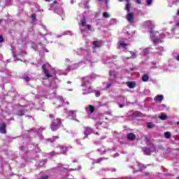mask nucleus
I'll return each mask as SVG.
<instances>
[{
  "mask_svg": "<svg viewBox=\"0 0 179 179\" xmlns=\"http://www.w3.org/2000/svg\"><path fill=\"white\" fill-rule=\"evenodd\" d=\"M62 125V121L59 118H56L52 120V122L50 124V129L52 132H55V131H58L59 127Z\"/></svg>",
  "mask_w": 179,
  "mask_h": 179,
  "instance_id": "nucleus-1",
  "label": "nucleus"
},
{
  "mask_svg": "<svg viewBox=\"0 0 179 179\" xmlns=\"http://www.w3.org/2000/svg\"><path fill=\"white\" fill-rule=\"evenodd\" d=\"M94 131L93 130V129L89 127H84L83 134L85 136L83 137V139H85V138H87L89 135H92V134H94Z\"/></svg>",
  "mask_w": 179,
  "mask_h": 179,
  "instance_id": "nucleus-2",
  "label": "nucleus"
},
{
  "mask_svg": "<svg viewBox=\"0 0 179 179\" xmlns=\"http://www.w3.org/2000/svg\"><path fill=\"white\" fill-rule=\"evenodd\" d=\"M126 19L127 20V22H129V23H130L131 24H132V23L135 22V17L134 15V13H127Z\"/></svg>",
  "mask_w": 179,
  "mask_h": 179,
  "instance_id": "nucleus-3",
  "label": "nucleus"
},
{
  "mask_svg": "<svg viewBox=\"0 0 179 179\" xmlns=\"http://www.w3.org/2000/svg\"><path fill=\"white\" fill-rule=\"evenodd\" d=\"M42 71H43L45 76H46V78H48V79L50 78H52V76L50 73V71H48V69H47V65H45V64L42 65Z\"/></svg>",
  "mask_w": 179,
  "mask_h": 179,
  "instance_id": "nucleus-4",
  "label": "nucleus"
},
{
  "mask_svg": "<svg viewBox=\"0 0 179 179\" xmlns=\"http://www.w3.org/2000/svg\"><path fill=\"white\" fill-rule=\"evenodd\" d=\"M81 22V26L83 27H85L86 26L87 27V29L88 30H90V31H94V29L92 28V25L90 24H87L86 25V18H83L80 20Z\"/></svg>",
  "mask_w": 179,
  "mask_h": 179,
  "instance_id": "nucleus-5",
  "label": "nucleus"
},
{
  "mask_svg": "<svg viewBox=\"0 0 179 179\" xmlns=\"http://www.w3.org/2000/svg\"><path fill=\"white\" fill-rule=\"evenodd\" d=\"M27 109H20L17 112V115L19 117H23V115H26V113H27Z\"/></svg>",
  "mask_w": 179,
  "mask_h": 179,
  "instance_id": "nucleus-6",
  "label": "nucleus"
},
{
  "mask_svg": "<svg viewBox=\"0 0 179 179\" xmlns=\"http://www.w3.org/2000/svg\"><path fill=\"white\" fill-rule=\"evenodd\" d=\"M92 44L94 45L93 49L95 50V48H99L101 47V41H94L92 42Z\"/></svg>",
  "mask_w": 179,
  "mask_h": 179,
  "instance_id": "nucleus-7",
  "label": "nucleus"
},
{
  "mask_svg": "<svg viewBox=\"0 0 179 179\" xmlns=\"http://www.w3.org/2000/svg\"><path fill=\"white\" fill-rule=\"evenodd\" d=\"M142 150L144 154H145L147 156H150L152 151L150 150V148L148 147H144L142 148Z\"/></svg>",
  "mask_w": 179,
  "mask_h": 179,
  "instance_id": "nucleus-8",
  "label": "nucleus"
},
{
  "mask_svg": "<svg viewBox=\"0 0 179 179\" xmlns=\"http://www.w3.org/2000/svg\"><path fill=\"white\" fill-rule=\"evenodd\" d=\"M0 134H6V124L2 123L0 126Z\"/></svg>",
  "mask_w": 179,
  "mask_h": 179,
  "instance_id": "nucleus-9",
  "label": "nucleus"
},
{
  "mask_svg": "<svg viewBox=\"0 0 179 179\" xmlns=\"http://www.w3.org/2000/svg\"><path fill=\"white\" fill-rule=\"evenodd\" d=\"M164 99V96L163 95H157L154 98V100H155V101H157L159 103H162V101H163Z\"/></svg>",
  "mask_w": 179,
  "mask_h": 179,
  "instance_id": "nucleus-10",
  "label": "nucleus"
},
{
  "mask_svg": "<svg viewBox=\"0 0 179 179\" xmlns=\"http://www.w3.org/2000/svg\"><path fill=\"white\" fill-rule=\"evenodd\" d=\"M136 136L134 133H129L127 134V139L130 141H135Z\"/></svg>",
  "mask_w": 179,
  "mask_h": 179,
  "instance_id": "nucleus-11",
  "label": "nucleus"
},
{
  "mask_svg": "<svg viewBox=\"0 0 179 179\" xmlns=\"http://www.w3.org/2000/svg\"><path fill=\"white\" fill-rule=\"evenodd\" d=\"M67 114H68L69 117H72L73 118L76 117V112L75 110H69L67 112Z\"/></svg>",
  "mask_w": 179,
  "mask_h": 179,
  "instance_id": "nucleus-12",
  "label": "nucleus"
},
{
  "mask_svg": "<svg viewBox=\"0 0 179 179\" xmlns=\"http://www.w3.org/2000/svg\"><path fill=\"white\" fill-rule=\"evenodd\" d=\"M127 85L128 86V87H129V89H134V87H135V83L131 82V81H129L127 83Z\"/></svg>",
  "mask_w": 179,
  "mask_h": 179,
  "instance_id": "nucleus-13",
  "label": "nucleus"
},
{
  "mask_svg": "<svg viewBox=\"0 0 179 179\" xmlns=\"http://www.w3.org/2000/svg\"><path fill=\"white\" fill-rule=\"evenodd\" d=\"M124 9L127 10V13H129V12H131V3H127Z\"/></svg>",
  "mask_w": 179,
  "mask_h": 179,
  "instance_id": "nucleus-14",
  "label": "nucleus"
},
{
  "mask_svg": "<svg viewBox=\"0 0 179 179\" xmlns=\"http://www.w3.org/2000/svg\"><path fill=\"white\" fill-rule=\"evenodd\" d=\"M143 82H148L149 80V76L148 74H144L142 77Z\"/></svg>",
  "mask_w": 179,
  "mask_h": 179,
  "instance_id": "nucleus-15",
  "label": "nucleus"
},
{
  "mask_svg": "<svg viewBox=\"0 0 179 179\" xmlns=\"http://www.w3.org/2000/svg\"><path fill=\"white\" fill-rule=\"evenodd\" d=\"M164 138H166V139H170V138H171V133H170V131H166L164 133Z\"/></svg>",
  "mask_w": 179,
  "mask_h": 179,
  "instance_id": "nucleus-16",
  "label": "nucleus"
},
{
  "mask_svg": "<svg viewBox=\"0 0 179 179\" xmlns=\"http://www.w3.org/2000/svg\"><path fill=\"white\" fill-rule=\"evenodd\" d=\"M88 108H89L88 109L89 111L91 113V114H93V113H94V110H95L94 106H93L92 105H89Z\"/></svg>",
  "mask_w": 179,
  "mask_h": 179,
  "instance_id": "nucleus-17",
  "label": "nucleus"
},
{
  "mask_svg": "<svg viewBox=\"0 0 179 179\" xmlns=\"http://www.w3.org/2000/svg\"><path fill=\"white\" fill-rule=\"evenodd\" d=\"M159 41H160L159 38L155 37V38H154L152 43H153L154 45H156L159 43Z\"/></svg>",
  "mask_w": 179,
  "mask_h": 179,
  "instance_id": "nucleus-18",
  "label": "nucleus"
},
{
  "mask_svg": "<svg viewBox=\"0 0 179 179\" xmlns=\"http://www.w3.org/2000/svg\"><path fill=\"white\" fill-rule=\"evenodd\" d=\"M159 119L162 120V121H164V120H167V116H166V115L162 114L159 116Z\"/></svg>",
  "mask_w": 179,
  "mask_h": 179,
  "instance_id": "nucleus-19",
  "label": "nucleus"
},
{
  "mask_svg": "<svg viewBox=\"0 0 179 179\" xmlns=\"http://www.w3.org/2000/svg\"><path fill=\"white\" fill-rule=\"evenodd\" d=\"M149 52H150L149 48H145L143 50V54L144 55H149Z\"/></svg>",
  "mask_w": 179,
  "mask_h": 179,
  "instance_id": "nucleus-20",
  "label": "nucleus"
},
{
  "mask_svg": "<svg viewBox=\"0 0 179 179\" xmlns=\"http://www.w3.org/2000/svg\"><path fill=\"white\" fill-rule=\"evenodd\" d=\"M155 125L152 122H148V128L152 129L155 128Z\"/></svg>",
  "mask_w": 179,
  "mask_h": 179,
  "instance_id": "nucleus-21",
  "label": "nucleus"
},
{
  "mask_svg": "<svg viewBox=\"0 0 179 179\" xmlns=\"http://www.w3.org/2000/svg\"><path fill=\"white\" fill-rule=\"evenodd\" d=\"M103 17H105L106 19L110 18V15H109L108 13H107V12L103 13Z\"/></svg>",
  "mask_w": 179,
  "mask_h": 179,
  "instance_id": "nucleus-22",
  "label": "nucleus"
},
{
  "mask_svg": "<svg viewBox=\"0 0 179 179\" xmlns=\"http://www.w3.org/2000/svg\"><path fill=\"white\" fill-rule=\"evenodd\" d=\"M130 54L131 55V58H133V59L136 58L137 56H136V53H135V52L131 51Z\"/></svg>",
  "mask_w": 179,
  "mask_h": 179,
  "instance_id": "nucleus-23",
  "label": "nucleus"
},
{
  "mask_svg": "<svg viewBox=\"0 0 179 179\" xmlns=\"http://www.w3.org/2000/svg\"><path fill=\"white\" fill-rule=\"evenodd\" d=\"M109 76H113V78H115V74H114V71H109Z\"/></svg>",
  "mask_w": 179,
  "mask_h": 179,
  "instance_id": "nucleus-24",
  "label": "nucleus"
},
{
  "mask_svg": "<svg viewBox=\"0 0 179 179\" xmlns=\"http://www.w3.org/2000/svg\"><path fill=\"white\" fill-rule=\"evenodd\" d=\"M120 45H122L123 47H127V45H128V44L124 43V41L120 42Z\"/></svg>",
  "mask_w": 179,
  "mask_h": 179,
  "instance_id": "nucleus-25",
  "label": "nucleus"
},
{
  "mask_svg": "<svg viewBox=\"0 0 179 179\" xmlns=\"http://www.w3.org/2000/svg\"><path fill=\"white\" fill-rule=\"evenodd\" d=\"M31 19H32L33 22H35V20L36 19V14H32L31 15Z\"/></svg>",
  "mask_w": 179,
  "mask_h": 179,
  "instance_id": "nucleus-26",
  "label": "nucleus"
},
{
  "mask_svg": "<svg viewBox=\"0 0 179 179\" xmlns=\"http://www.w3.org/2000/svg\"><path fill=\"white\" fill-rule=\"evenodd\" d=\"M95 95H96V97H100V91H96Z\"/></svg>",
  "mask_w": 179,
  "mask_h": 179,
  "instance_id": "nucleus-27",
  "label": "nucleus"
},
{
  "mask_svg": "<svg viewBox=\"0 0 179 179\" xmlns=\"http://www.w3.org/2000/svg\"><path fill=\"white\" fill-rule=\"evenodd\" d=\"M99 2H105L106 5L108 3V0H98Z\"/></svg>",
  "mask_w": 179,
  "mask_h": 179,
  "instance_id": "nucleus-28",
  "label": "nucleus"
},
{
  "mask_svg": "<svg viewBox=\"0 0 179 179\" xmlns=\"http://www.w3.org/2000/svg\"><path fill=\"white\" fill-rule=\"evenodd\" d=\"M24 79L27 81V82H30V77L29 76H26L24 78Z\"/></svg>",
  "mask_w": 179,
  "mask_h": 179,
  "instance_id": "nucleus-29",
  "label": "nucleus"
},
{
  "mask_svg": "<svg viewBox=\"0 0 179 179\" xmlns=\"http://www.w3.org/2000/svg\"><path fill=\"white\" fill-rule=\"evenodd\" d=\"M147 1V4L149 5H152V2H153V0H146Z\"/></svg>",
  "mask_w": 179,
  "mask_h": 179,
  "instance_id": "nucleus-30",
  "label": "nucleus"
},
{
  "mask_svg": "<svg viewBox=\"0 0 179 179\" xmlns=\"http://www.w3.org/2000/svg\"><path fill=\"white\" fill-rule=\"evenodd\" d=\"M95 162H96V163H100L101 162H103V158H99V159H96Z\"/></svg>",
  "mask_w": 179,
  "mask_h": 179,
  "instance_id": "nucleus-31",
  "label": "nucleus"
},
{
  "mask_svg": "<svg viewBox=\"0 0 179 179\" xmlns=\"http://www.w3.org/2000/svg\"><path fill=\"white\" fill-rule=\"evenodd\" d=\"M134 114L135 115H138V116L139 117V116H141V114H142V113H141L138 112V111H136V112H135Z\"/></svg>",
  "mask_w": 179,
  "mask_h": 179,
  "instance_id": "nucleus-32",
  "label": "nucleus"
},
{
  "mask_svg": "<svg viewBox=\"0 0 179 179\" xmlns=\"http://www.w3.org/2000/svg\"><path fill=\"white\" fill-rule=\"evenodd\" d=\"M0 43H3V36H0Z\"/></svg>",
  "mask_w": 179,
  "mask_h": 179,
  "instance_id": "nucleus-33",
  "label": "nucleus"
},
{
  "mask_svg": "<svg viewBox=\"0 0 179 179\" xmlns=\"http://www.w3.org/2000/svg\"><path fill=\"white\" fill-rule=\"evenodd\" d=\"M49 117L51 118V120L54 119V115L52 114L49 115Z\"/></svg>",
  "mask_w": 179,
  "mask_h": 179,
  "instance_id": "nucleus-34",
  "label": "nucleus"
},
{
  "mask_svg": "<svg viewBox=\"0 0 179 179\" xmlns=\"http://www.w3.org/2000/svg\"><path fill=\"white\" fill-rule=\"evenodd\" d=\"M136 3L141 4V0H136Z\"/></svg>",
  "mask_w": 179,
  "mask_h": 179,
  "instance_id": "nucleus-35",
  "label": "nucleus"
},
{
  "mask_svg": "<svg viewBox=\"0 0 179 179\" xmlns=\"http://www.w3.org/2000/svg\"><path fill=\"white\" fill-rule=\"evenodd\" d=\"M150 33L152 34H153L154 33H155V31H153L152 29H151L150 31Z\"/></svg>",
  "mask_w": 179,
  "mask_h": 179,
  "instance_id": "nucleus-36",
  "label": "nucleus"
},
{
  "mask_svg": "<svg viewBox=\"0 0 179 179\" xmlns=\"http://www.w3.org/2000/svg\"><path fill=\"white\" fill-rule=\"evenodd\" d=\"M119 107H120V108H124V105L120 104V105L119 106Z\"/></svg>",
  "mask_w": 179,
  "mask_h": 179,
  "instance_id": "nucleus-37",
  "label": "nucleus"
},
{
  "mask_svg": "<svg viewBox=\"0 0 179 179\" xmlns=\"http://www.w3.org/2000/svg\"><path fill=\"white\" fill-rule=\"evenodd\" d=\"M55 3H58V2H57V1H53V3H52V5H55Z\"/></svg>",
  "mask_w": 179,
  "mask_h": 179,
  "instance_id": "nucleus-38",
  "label": "nucleus"
},
{
  "mask_svg": "<svg viewBox=\"0 0 179 179\" xmlns=\"http://www.w3.org/2000/svg\"><path fill=\"white\" fill-rule=\"evenodd\" d=\"M146 23H148V24H152V21H147Z\"/></svg>",
  "mask_w": 179,
  "mask_h": 179,
  "instance_id": "nucleus-39",
  "label": "nucleus"
},
{
  "mask_svg": "<svg viewBox=\"0 0 179 179\" xmlns=\"http://www.w3.org/2000/svg\"><path fill=\"white\" fill-rule=\"evenodd\" d=\"M176 26L177 27H179V22H176Z\"/></svg>",
  "mask_w": 179,
  "mask_h": 179,
  "instance_id": "nucleus-40",
  "label": "nucleus"
},
{
  "mask_svg": "<svg viewBox=\"0 0 179 179\" xmlns=\"http://www.w3.org/2000/svg\"><path fill=\"white\" fill-rule=\"evenodd\" d=\"M111 87V84H108L107 89Z\"/></svg>",
  "mask_w": 179,
  "mask_h": 179,
  "instance_id": "nucleus-41",
  "label": "nucleus"
},
{
  "mask_svg": "<svg viewBox=\"0 0 179 179\" xmlns=\"http://www.w3.org/2000/svg\"><path fill=\"white\" fill-rule=\"evenodd\" d=\"M101 124H103L101 122H98L97 123L98 125H101Z\"/></svg>",
  "mask_w": 179,
  "mask_h": 179,
  "instance_id": "nucleus-42",
  "label": "nucleus"
},
{
  "mask_svg": "<svg viewBox=\"0 0 179 179\" xmlns=\"http://www.w3.org/2000/svg\"><path fill=\"white\" fill-rule=\"evenodd\" d=\"M54 138H55V139H59V137L58 136H54Z\"/></svg>",
  "mask_w": 179,
  "mask_h": 179,
  "instance_id": "nucleus-43",
  "label": "nucleus"
},
{
  "mask_svg": "<svg viewBox=\"0 0 179 179\" xmlns=\"http://www.w3.org/2000/svg\"><path fill=\"white\" fill-rule=\"evenodd\" d=\"M177 61H179V55L176 57Z\"/></svg>",
  "mask_w": 179,
  "mask_h": 179,
  "instance_id": "nucleus-44",
  "label": "nucleus"
},
{
  "mask_svg": "<svg viewBox=\"0 0 179 179\" xmlns=\"http://www.w3.org/2000/svg\"><path fill=\"white\" fill-rule=\"evenodd\" d=\"M46 1V2H51V1H52V0H45Z\"/></svg>",
  "mask_w": 179,
  "mask_h": 179,
  "instance_id": "nucleus-45",
  "label": "nucleus"
},
{
  "mask_svg": "<svg viewBox=\"0 0 179 179\" xmlns=\"http://www.w3.org/2000/svg\"><path fill=\"white\" fill-rule=\"evenodd\" d=\"M131 58H132V57H127V59H131Z\"/></svg>",
  "mask_w": 179,
  "mask_h": 179,
  "instance_id": "nucleus-46",
  "label": "nucleus"
},
{
  "mask_svg": "<svg viewBox=\"0 0 179 179\" xmlns=\"http://www.w3.org/2000/svg\"><path fill=\"white\" fill-rule=\"evenodd\" d=\"M48 142H52V141L50 140V139H48Z\"/></svg>",
  "mask_w": 179,
  "mask_h": 179,
  "instance_id": "nucleus-47",
  "label": "nucleus"
},
{
  "mask_svg": "<svg viewBox=\"0 0 179 179\" xmlns=\"http://www.w3.org/2000/svg\"><path fill=\"white\" fill-rule=\"evenodd\" d=\"M64 150H65V151L68 150V148H64Z\"/></svg>",
  "mask_w": 179,
  "mask_h": 179,
  "instance_id": "nucleus-48",
  "label": "nucleus"
},
{
  "mask_svg": "<svg viewBox=\"0 0 179 179\" xmlns=\"http://www.w3.org/2000/svg\"><path fill=\"white\" fill-rule=\"evenodd\" d=\"M126 2H128V3H129V0H126Z\"/></svg>",
  "mask_w": 179,
  "mask_h": 179,
  "instance_id": "nucleus-49",
  "label": "nucleus"
},
{
  "mask_svg": "<svg viewBox=\"0 0 179 179\" xmlns=\"http://www.w3.org/2000/svg\"><path fill=\"white\" fill-rule=\"evenodd\" d=\"M119 1V2H122V1H124V0H118Z\"/></svg>",
  "mask_w": 179,
  "mask_h": 179,
  "instance_id": "nucleus-50",
  "label": "nucleus"
},
{
  "mask_svg": "<svg viewBox=\"0 0 179 179\" xmlns=\"http://www.w3.org/2000/svg\"><path fill=\"white\" fill-rule=\"evenodd\" d=\"M51 155H54V152H51Z\"/></svg>",
  "mask_w": 179,
  "mask_h": 179,
  "instance_id": "nucleus-51",
  "label": "nucleus"
},
{
  "mask_svg": "<svg viewBox=\"0 0 179 179\" xmlns=\"http://www.w3.org/2000/svg\"><path fill=\"white\" fill-rule=\"evenodd\" d=\"M123 100H125V97H123Z\"/></svg>",
  "mask_w": 179,
  "mask_h": 179,
  "instance_id": "nucleus-52",
  "label": "nucleus"
},
{
  "mask_svg": "<svg viewBox=\"0 0 179 179\" xmlns=\"http://www.w3.org/2000/svg\"><path fill=\"white\" fill-rule=\"evenodd\" d=\"M176 179H179V177L176 178Z\"/></svg>",
  "mask_w": 179,
  "mask_h": 179,
  "instance_id": "nucleus-53",
  "label": "nucleus"
},
{
  "mask_svg": "<svg viewBox=\"0 0 179 179\" xmlns=\"http://www.w3.org/2000/svg\"><path fill=\"white\" fill-rule=\"evenodd\" d=\"M103 152H106V150H104Z\"/></svg>",
  "mask_w": 179,
  "mask_h": 179,
  "instance_id": "nucleus-54",
  "label": "nucleus"
},
{
  "mask_svg": "<svg viewBox=\"0 0 179 179\" xmlns=\"http://www.w3.org/2000/svg\"><path fill=\"white\" fill-rule=\"evenodd\" d=\"M68 167H69V166H67V169H68Z\"/></svg>",
  "mask_w": 179,
  "mask_h": 179,
  "instance_id": "nucleus-55",
  "label": "nucleus"
},
{
  "mask_svg": "<svg viewBox=\"0 0 179 179\" xmlns=\"http://www.w3.org/2000/svg\"><path fill=\"white\" fill-rule=\"evenodd\" d=\"M0 23H1V20H0Z\"/></svg>",
  "mask_w": 179,
  "mask_h": 179,
  "instance_id": "nucleus-56",
  "label": "nucleus"
}]
</instances>
